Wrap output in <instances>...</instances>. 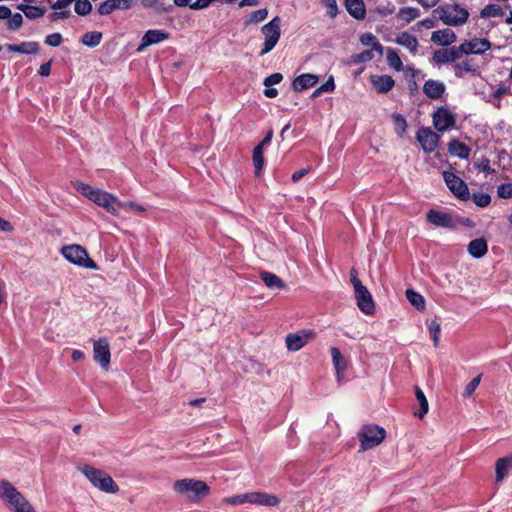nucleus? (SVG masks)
Instances as JSON below:
<instances>
[{"mask_svg":"<svg viewBox=\"0 0 512 512\" xmlns=\"http://www.w3.org/2000/svg\"><path fill=\"white\" fill-rule=\"evenodd\" d=\"M73 186L78 192H80L82 195L87 197L98 206L106 209L110 214H119L120 201L113 194L97 188H93L92 186L82 182H75L73 183Z\"/></svg>","mask_w":512,"mask_h":512,"instance_id":"1","label":"nucleus"},{"mask_svg":"<svg viewBox=\"0 0 512 512\" xmlns=\"http://www.w3.org/2000/svg\"><path fill=\"white\" fill-rule=\"evenodd\" d=\"M172 488L176 494L194 503H198L210 492L209 486L204 481L191 478L176 480Z\"/></svg>","mask_w":512,"mask_h":512,"instance_id":"2","label":"nucleus"},{"mask_svg":"<svg viewBox=\"0 0 512 512\" xmlns=\"http://www.w3.org/2000/svg\"><path fill=\"white\" fill-rule=\"evenodd\" d=\"M0 499L12 512H36L29 501L7 480L0 482Z\"/></svg>","mask_w":512,"mask_h":512,"instance_id":"3","label":"nucleus"},{"mask_svg":"<svg viewBox=\"0 0 512 512\" xmlns=\"http://www.w3.org/2000/svg\"><path fill=\"white\" fill-rule=\"evenodd\" d=\"M78 470L89 480V482L97 489L105 493L115 494L119 491V486L113 478L101 469L94 468L90 465H82Z\"/></svg>","mask_w":512,"mask_h":512,"instance_id":"4","label":"nucleus"},{"mask_svg":"<svg viewBox=\"0 0 512 512\" xmlns=\"http://www.w3.org/2000/svg\"><path fill=\"white\" fill-rule=\"evenodd\" d=\"M438 18L448 26H460L467 22L469 12L458 4H445L434 10Z\"/></svg>","mask_w":512,"mask_h":512,"instance_id":"5","label":"nucleus"},{"mask_svg":"<svg viewBox=\"0 0 512 512\" xmlns=\"http://www.w3.org/2000/svg\"><path fill=\"white\" fill-rule=\"evenodd\" d=\"M62 256L70 263L96 270L97 264L89 257L87 250L79 244L66 245L61 248Z\"/></svg>","mask_w":512,"mask_h":512,"instance_id":"6","label":"nucleus"},{"mask_svg":"<svg viewBox=\"0 0 512 512\" xmlns=\"http://www.w3.org/2000/svg\"><path fill=\"white\" fill-rule=\"evenodd\" d=\"M360 441V450L366 451L372 449L385 439L386 432L384 428L375 424L364 425L357 433Z\"/></svg>","mask_w":512,"mask_h":512,"instance_id":"7","label":"nucleus"},{"mask_svg":"<svg viewBox=\"0 0 512 512\" xmlns=\"http://www.w3.org/2000/svg\"><path fill=\"white\" fill-rule=\"evenodd\" d=\"M264 43L259 56H264L272 51L281 37V18L275 16L271 21L261 27Z\"/></svg>","mask_w":512,"mask_h":512,"instance_id":"8","label":"nucleus"},{"mask_svg":"<svg viewBox=\"0 0 512 512\" xmlns=\"http://www.w3.org/2000/svg\"><path fill=\"white\" fill-rule=\"evenodd\" d=\"M444 181L449 190L460 200H468L470 197L466 183L453 172H443Z\"/></svg>","mask_w":512,"mask_h":512,"instance_id":"9","label":"nucleus"},{"mask_svg":"<svg viewBox=\"0 0 512 512\" xmlns=\"http://www.w3.org/2000/svg\"><path fill=\"white\" fill-rule=\"evenodd\" d=\"M315 335L313 330H301L296 333H290L285 338L286 347L289 351H298L312 340Z\"/></svg>","mask_w":512,"mask_h":512,"instance_id":"10","label":"nucleus"},{"mask_svg":"<svg viewBox=\"0 0 512 512\" xmlns=\"http://www.w3.org/2000/svg\"><path fill=\"white\" fill-rule=\"evenodd\" d=\"M463 55L459 46L434 51L432 61L437 65L448 64L460 59Z\"/></svg>","mask_w":512,"mask_h":512,"instance_id":"11","label":"nucleus"},{"mask_svg":"<svg viewBox=\"0 0 512 512\" xmlns=\"http://www.w3.org/2000/svg\"><path fill=\"white\" fill-rule=\"evenodd\" d=\"M492 47L491 42L486 38H472L468 41L460 44V49L463 54H483L486 51L490 50Z\"/></svg>","mask_w":512,"mask_h":512,"instance_id":"12","label":"nucleus"},{"mask_svg":"<svg viewBox=\"0 0 512 512\" xmlns=\"http://www.w3.org/2000/svg\"><path fill=\"white\" fill-rule=\"evenodd\" d=\"M433 125L439 132L446 131L455 125V117L448 109L440 107L433 114Z\"/></svg>","mask_w":512,"mask_h":512,"instance_id":"13","label":"nucleus"},{"mask_svg":"<svg viewBox=\"0 0 512 512\" xmlns=\"http://www.w3.org/2000/svg\"><path fill=\"white\" fill-rule=\"evenodd\" d=\"M93 354L94 360L99 363L103 369L107 370L110 364L111 353L109 344L105 339H99L94 342Z\"/></svg>","mask_w":512,"mask_h":512,"instance_id":"14","label":"nucleus"},{"mask_svg":"<svg viewBox=\"0 0 512 512\" xmlns=\"http://www.w3.org/2000/svg\"><path fill=\"white\" fill-rule=\"evenodd\" d=\"M416 138L422 149L427 153L433 152L437 148L440 140L438 134L433 132L430 128L419 129Z\"/></svg>","mask_w":512,"mask_h":512,"instance_id":"15","label":"nucleus"},{"mask_svg":"<svg viewBox=\"0 0 512 512\" xmlns=\"http://www.w3.org/2000/svg\"><path fill=\"white\" fill-rule=\"evenodd\" d=\"M169 33L161 29H151L145 32L136 51L143 52L148 46L161 43L169 38Z\"/></svg>","mask_w":512,"mask_h":512,"instance_id":"16","label":"nucleus"},{"mask_svg":"<svg viewBox=\"0 0 512 512\" xmlns=\"http://www.w3.org/2000/svg\"><path fill=\"white\" fill-rule=\"evenodd\" d=\"M427 221L437 227L454 228L457 226L455 219L448 213L431 209L426 215Z\"/></svg>","mask_w":512,"mask_h":512,"instance_id":"17","label":"nucleus"},{"mask_svg":"<svg viewBox=\"0 0 512 512\" xmlns=\"http://www.w3.org/2000/svg\"><path fill=\"white\" fill-rule=\"evenodd\" d=\"M354 292L358 308L367 315L373 314L375 305L372 295L368 289L365 286H362L354 290Z\"/></svg>","mask_w":512,"mask_h":512,"instance_id":"18","label":"nucleus"},{"mask_svg":"<svg viewBox=\"0 0 512 512\" xmlns=\"http://www.w3.org/2000/svg\"><path fill=\"white\" fill-rule=\"evenodd\" d=\"M248 503L273 507L280 503V499L266 492H248Z\"/></svg>","mask_w":512,"mask_h":512,"instance_id":"19","label":"nucleus"},{"mask_svg":"<svg viewBox=\"0 0 512 512\" xmlns=\"http://www.w3.org/2000/svg\"><path fill=\"white\" fill-rule=\"evenodd\" d=\"M132 5V0H106L98 7L100 15H109L117 9L128 10Z\"/></svg>","mask_w":512,"mask_h":512,"instance_id":"20","label":"nucleus"},{"mask_svg":"<svg viewBox=\"0 0 512 512\" xmlns=\"http://www.w3.org/2000/svg\"><path fill=\"white\" fill-rule=\"evenodd\" d=\"M319 81L316 74L305 73L297 76L292 82V89L295 92H301L308 88L314 87Z\"/></svg>","mask_w":512,"mask_h":512,"instance_id":"21","label":"nucleus"},{"mask_svg":"<svg viewBox=\"0 0 512 512\" xmlns=\"http://www.w3.org/2000/svg\"><path fill=\"white\" fill-rule=\"evenodd\" d=\"M446 87L442 81L427 80L423 85V93L430 99H439L445 93Z\"/></svg>","mask_w":512,"mask_h":512,"instance_id":"22","label":"nucleus"},{"mask_svg":"<svg viewBox=\"0 0 512 512\" xmlns=\"http://www.w3.org/2000/svg\"><path fill=\"white\" fill-rule=\"evenodd\" d=\"M370 82L379 93H387L395 84V81L389 75H373L370 77Z\"/></svg>","mask_w":512,"mask_h":512,"instance_id":"23","label":"nucleus"},{"mask_svg":"<svg viewBox=\"0 0 512 512\" xmlns=\"http://www.w3.org/2000/svg\"><path fill=\"white\" fill-rule=\"evenodd\" d=\"M431 41L442 46H449L456 41V34L449 28L432 32Z\"/></svg>","mask_w":512,"mask_h":512,"instance_id":"24","label":"nucleus"},{"mask_svg":"<svg viewBox=\"0 0 512 512\" xmlns=\"http://www.w3.org/2000/svg\"><path fill=\"white\" fill-rule=\"evenodd\" d=\"M512 470V455L499 458L495 463L496 483H501Z\"/></svg>","mask_w":512,"mask_h":512,"instance_id":"25","label":"nucleus"},{"mask_svg":"<svg viewBox=\"0 0 512 512\" xmlns=\"http://www.w3.org/2000/svg\"><path fill=\"white\" fill-rule=\"evenodd\" d=\"M347 12L356 20H363L366 17V8L363 0H344Z\"/></svg>","mask_w":512,"mask_h":512,"instance_id":"26","label":"nucleus"},{"mask_svg":"<svg viewBox=\"0 0 512 512\" xmlns=\"http://www.w3.org/2000/svg\"><path fill=\"white\" fill-rule=\"evenodd\" d=\"M6 49L10 52H19L23 54H37L40 46L35 41H25L20 44H7Z\"/></svg>","mask_w":512,"mask_h":512,"instance_id":"27","label":"nucleus"},{"mask_svg":"<svg viewBox=\"0 0 512 512\" xmlns=\"http://www.w3.org/2000/svg\"><path fill=\"white\" fill-rule=\"evenodd\" d=\"M394 42L400 46H403L405 47L406 49H408L410 51V53L412 54H416L417 50H418V46H419V43H418V40L417 38L408 33V32H402L400 33L395 39H394Z\"/></svg>","mask_w":512,"mask_h":512,"instance_id":"28","label":"nucleus"},{"mask_svg":"<svg viewBox=\"0 0 512 512\" xmlns=\"http://www.w3.org/2000/svg\"><path fill=\"white\" fill-rule=\"evenodd\" d=\"M467 250L473 258H482L488 252L487 241L484 238L474 239L468 244Z\"/></svg>","mask_w":512,"mask_h":512,"instance_id":"29","label":"nucleus"},{"mask_svg":"<svg viewBox=\"0 0 512 512\" xmlns=\"http://www.w3.org/2000/svg\"><path fill=\"white\" fill-rule=\"evenodd\" d=\"M73 0H58L54 4L51 5V8L56 10L51 14V19L56 21L58 19H66L69 18L71 12L69 10H65Z\"/></svg>","mask_w":512,"mask_h":512,"instance_id":"30","label":"nucleus"},{"mask_svg":"<svg viewBox=\"0 0 512 512\" xmlns=\"http://www.w3.org/2000/svg\"><path fill=\"white\" fill-rule=\"evenodd\" d=\"M448 151L451 155L457 156L461 159H467L470 155V148L456 139L449 142Z\"/></svg>","mask_w":512,"mask_h":512,"instance_id":"31","label":"nucleus"},{"mask_svg":"<svg viewBox=\"0 0 512 512\" xmlns=\"http://www.w3.org/2000/svg\"><path fill=\"white\" fill-rule=\"evenodd\" d=\"M260 278L264 284L270 289H282L285 287V283L276 274L271 272L263 271L260 273Z\"/></svg>","mask_w":512,"mask_h":512,"instance_id":"32","label":"nucleus"},{"mask_svg":"<svg viewBox=\"0 0 512 512\" xmlns=\"http://www.w3.org/2000/svg\"><path fill=\"white\" fill-rule=\"evenodd\" d=\"M414 391H415L416 399L419 402V406H420L419 411H415L414 415L416 417H418L419 419H422L428 412L429 404H428V401H427V398H426L424 392L418 386H416L414 388Z\"/></svg>","mask_w":512,"mask_h":512,"instance_id":"33","label":"nucleus"},{"mask_svg":"<svg viewBox=\"0 0 512 512\" xmlns=\"http://www.w3.org/2000/svg\"><path fill=\"white\" fill-rule=\"evenodd\" d=\"M331 356H332V362H333L334 368L339 377L340 374L344 373V371L347 368L346 361H345L344 357L342 356L340 350L336 347L331 348Z\"/></svg>","mask_w":512,"mask_h":512,"instance_id":"34","label":"nucleus"},{"mask_svg":"<svg viewBox=\"0 0 512 512\" xmlns=\"http://www.w3.org/2000/svg\"><path fill=\"white\" fill-rule=\"evenodd\" d=\"M504 14L503 8L498 4H488L480 11V17L484 19L502 17Z\"/></svg>","mask_w":512,"mask_h":512,"instance_id":"35","label":"nucleus"},{"mask_svg":"<svg viewBox=\"0 0 512 512\" xmlns=\"http://www.w3.org/2000/svg\"><path fill=\"white\" fill-rule=\"evenodd\" d=\"M405 294L407 300L417 310L422 311L425 309V299L420 293L414 291L413 289H407Z\"/></svg>","mask_w":512,"mask_h":512,"instance_id":"36","label":"nucleus"},{"mask_svg":"<svg viewBox=\"0 0 512 512\" xmlns=\"http://www.w3.org/2000/svg\"><path fill=\"white\" fill-rule=\"evenodd\" d=\"M102 33L98 31L87 32L81 38V43L85 46L94 48L101 43Z\"/></svg>","mask_w":512,"mask_h":512,"instance_id":"37","label":"nucleus"},{"mask_svg":"<svg viewBox=\"0 0 512 512\" xmlns=\"http://www.w3.org/2000/svg\"><path fill=\"white\" fill-rule=\"evenodd\" d=\"M420 15V11L414 7H403L398 11V18L402 19L406 23H410L411 21L418 18Z\"/></svg>","mask_w":512,"mask_h":512,"instance_id":"38","label":"nucleus"},{"mask_svg":"<svg viewBox=\"0 0 512 512\" xmlns=\"http://www.w3.org/2000/svg\"><path fill=\"white\" fill-rule=\"evenodd\" d=\"M386 57L390 67L394 68L396 71H401L403 69L402 60L399 57L397 51H395L393 48H387Z\"/></svg>","mask_w":512,"mask_h":512,"instance_id":"39","label":"nucleus"},{"mask_svg":"<svg viewBox=\"0 0 512 512\" xmlns=\"http://www.w3.org/2000/svg\"><path fill=\"white\" fill-rule=\"evenodd\" d=\"M477 68L473 59H465L455 65V74L460 77L463 72H475Z\"/></svg>","mask_w":512,"mask_h":512,"instance_id":"40","label":"nucleus"},{"mask_svg":"<svg viewBox=\"0 0 512 512\" xmlns=\"http://www.w3.org/2000/svg\"><path fill=\"white\" fill-rule=\"evenodd\" d=\"M335 90V82L334 77L330 76L327 81L319 86L317 89L313 91L311 94L312 98H316L320 96L322 93H332Z\"/></svg>","mask_w":512,"mask_h":512,"instance_id":"41","label":"nucleus"},{"mask_svg":"<svg viewBox=\"0 0 512 512\" xmlns=\"http://www.w3.org/2000/svg\"><path fill=\"white\" fill-rule=\"evenodd\" d=\"M253 164L255 167L256 174H259L264 166L263 149L261 147H255L253 149Z\"/></svg>","mask_w":512,"mask_h":512,"instance_id":"42","label":"nucleus"},{"mask_svg":"<svg viewBox=\"0 0 512 512\" xmlns=\"http://www.w3.org/2000/svg\"><path fill=\"white\" fill-rule=\"evenodd\" d=\"M75 2L74 10L78 15L85 16L92 11V4L89 0H73Z\"/></svg>","mask_w":512,"mask_h":512,"instance_id":"43","label":"nucleus"},{"mask_svg":"<svg viewBox=\"0 0 512 512\" xmlns=\"http://www.w3.org/2000/svg\"><path fill=\"white\" fill-rule=\"evenodd\" d=\"M222 503L234 506L248 503V493L225 497L222 499Z\"/></svg>","mask_w":512,"mask_h":512,"instance_id":"44","label":"nucleus"},{"mask_svg":"<svg viewBox=\"0 0 512 512\" xmlns=\"http://www.w3.org/2000/svg\"><path fill=\"white\" fill-rule=\"evenodd\" d=\"M268 16V10L266 8H262L259 10H256L251 13L249 19L247 20L246 24H257L262 21H264Z\"/></svg>","mask_w":512,"mask_h":512,"instance_id":"45","label":"nucleus"},{"mask_svg":"<svg viewBox=\"0 0 512 512\" xmlns=\"http://www.w3.org/2000/svg\"><path fill=\"white\" fill-rule=\"evenodd\" d=\"M23 24V17L20 13H11V17L8 19L7 28L12 31H16L21 28Z\"/></svg>","mask_w":512,"mask_h":512,"instance_id":"46","label":"nucleus"},{"mask_svg":"<svg viewBox=\"0 0 512 512\" xmlns=\"http://www.w3.org/2000/svg\"><path fill=\"white\" fill-rule=\"evenodd\" d=\"M373 57H374V54H373L372 50H365V51H362L361 53L352 55L351 60L355 64H360V63H365V62L372 60Z\"/></svg>","mask_w":512,"mask_h":512,"instance_id":"47","label":"nucleus"},{"mask_svg":"<svg viewBox=\"0 0 512 512\" xmlns=\"http://www.w3.org/2000/svg\"><path fill=\"white\" fill-rule=\"evenodd\" d=\"M472 199H473V202L478 207H486L491 202V197L487 193H475V194H473Z\"/></svg>","mask_w":512,"mask_h":512,"instance_id":"48","label":"nucleus"},{"mask_svg":"<svg viewBox=\"0 0 512 512\" xmlns=\"http://www.w3.org/2000/svg\"><path fill=\"white\" fill-rule=\"evenodd\" d=\"M429 332L432 336L434 346H438L440 336V324L436 320H432L428 325Z\"/></svg>","mask_w":512,"mask_h":512,"instance_id":"49","label":"nucleus"},{"mask_svg":"<svg viewBox=\"0 0 512 512\" xmlns=\"http://www.w3.org/2000/svg\"><path fill=\"white\" fill-rule=\"evenodd\" d=\"M26 9H27V12H26L25 16L30 20L41 18L46 13L45 8H42V7L30 6Z\"/></svg>","mask_w":512,"mask_h":512,"instance_id":"50","label":"nucleus"},{"mask_svg":"<svg viewBox=\"0 0 512 512\" xmlns=\"http://www.w3.org/2000/svg\"><path fill=\"white\" fill-rule=\"evenodd\" d=\"M481 381V375L476 376L473 378L465 387L463 396L464 397H470L473 392L477 389Z\"/></svg>","mask_w":512,"mask_h":512,"instance_id":"51","label":"nucleus"},{"mask_svg":"<svg viewBox=\"0 0 512 512\" xmlns=\"http://www.w3.org/2000/svg\"><path fill=\"white\" fill-rule=\"evenodd\" d=\"M322 3L327 8V15L330 18H335L338 14V6L336 0H322Z\"/></svg>","mask_w":512,"mask_h":512,"instance_id":"52","label":"nucleus"},{"mask_svg":"<svg viewBox=\"0 0 512 512\" xmlns=\"http://www.w3.org/2000/svg\"><path fill=\"white\" fill-rule=\"evenodd\" d=\"M142 4L144 7L153 8L155 11L159 13L167 11V9L164 7L162 3L159 2V0H142Z\"/></svg>","mask_w":512,"mask_h":512,"instance_id":"53","label":"nucleus"},{"mask_svg":"<svg viewBox=\"0 0 512 512\" xmlns=\"http://www.w3.org/2000/svg\"><path fill=\"white\" fill-rule=\"evenodd\" d=\"M498 196L500 198H511L512 197V184L511 183H503L498 187L497 190Z\"/></svg>","mask_w":512,"mask_h":512,"instance_id":"54","label":"nucleus"},{"mask_svg":"<svg viewBox=\"0 0 512 512\" xmlns=\"http://www.w3.org/2000/svg\"><path fill=\"white\" fill-rule=\"evenodd\" d=\"M63 42L62 35L60 33H53L45 38V44L52 46V47H58Z\"/></svg>","mask_w":512,"mask_h":512,"instance_id":"55","label":"nucleus"},{"mask_svg":"<svg viewBox=\"0 0 512 512\" xmlns=\"http://www.w3.org/2000/svg\"><path fill=\"white\" fill-rule=\"evenodd\" d=\"M120 208L133 210V211H135L137 213H142V212H144L146 210L143 206H141V205H139V204H137L135 202H131V201H128V202H121L120 201L119 209Z\"/></svg>","mask_w":512,"mask_h":512,"instance_id":"56","label":"nucleus"},{"mask_svg":"<svg viewBox=\"0 0 512 512\" xmlns=\"http://www.w3.org/2000/svg\"><path fill=\"white\" fill-rule=\"evenodd\" d=\"M283 75L281 73H273L264 79V86L269 87L278 84L282 81Z\"/></svg>","mask_w":512,"mask_h":512,"instance_id":"57","label":"nucleus"},{"mask_svg":"<svg viewBox=\"0 0 512 512\" xmlns=\"http://www.w3.org/2000/svg\"><path fill=\"white\" fill-rule=\"evenodd\" d=\"M376 41L377 38L372 33H365L360 37V42L365 46H372Z\"/></svg>","mask_w":512,"mask_h":512,"instance_id":"58","label":"nucleus"},{"mask_svg":"<svg viewBox=\"0 0 512 512\" xmlns=\"http://www.w3.org/2000/svg\"><path fill=\"white\" fill-rule=\"evenodd\" d=\"M350 280H351V283H352V285L354 287V290L364 286L361 283L360 279L358 278L357 271L354 268H352L351 271H350Z\"/></svg>","mask_w":512,"mask_h":512,"instance_id":"59","label":"nucleus"},{"mask_svg":"<svg viewBox=\"0 0 512 512\" xmlns=\"http://www.w3.org/2000/svg\"><path fill=\"white\" fill-rule=\"evenodd\" d=\"M393 119L395 124L401 128L402 132H404L407 126L406 119L400 114H394Z\"/></svg>","mask_w":512,"mask_h":512,"instance_id":"60","label":"nucleus"},{"mask_svg":"<svg viewBox=\"0 0 512 512\" xmlns=\"http://www.w3.org/2000/svg\"><path fill=\"white\" fill-rule=\"evenodd\" d=\"M51 72V61H48L46 63H43L40 65L38 74L41 76H49Z\"/></svg>","mask_w":512,"mask_h":512,"instance_id":"61","label":"nucleus"},{"mask_svg":"<svg viewBox=\"0 0 512 512\" xmlns=\"http://www.w3.org/2000/svg\"><path fill=\"white\" fill-rule=\"evenodd\" d=\"M309 171H310L309 168H303V169H300V170L294 172L292 174V181L293 182H298L302 177L307 175L309 173Z\"/></svg>","mask_w":512,"mask_h":512,"instance_id":"62","label":"nucleus"},{"mask_svg":"<svg viewBox=\"0 0 512 512\" xmlns=\"http://www.w3.org/2000/svg\"><path fill=\"white\" fill-rule=\"evenodd\" d=\"M273 137V131L270 130L266 134V136L263 138V140L257 145V147H261V149H264L266 145H269L271 143Z\"/></svg>","mask_w":512,"mask_h":512,"instance_id":"63","label":"nucleus"},{"mask_svg":"<svg viewBox=\"0 0 512 512\" xmlns=\"http://www.w3.org/2000/svg\"><path fill=\"white\" fill-rule=\"evenodd\" d=\"M11 10L5 5H0V19H9L11 17Z\"/></svg>","mask_w":512,"mask_h":512,"instance_id":"64","label":"nucleus"}]
</instances>
